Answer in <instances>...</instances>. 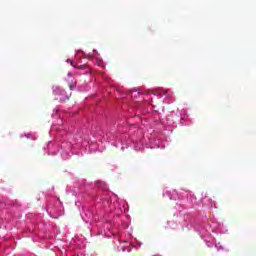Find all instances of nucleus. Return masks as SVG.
I'll return each instance as SVG.
<instances>
[{"instance_id": "nucleus-1", "label": "nucleus", "mask_w": 256, "mask_h": 256, "mask_svg": "<svg viewBox=\"0 0 256 256\" xmlns=\"http://www.w3.org/2000/svg\"><path fill=\"white\" fill-rule=\"evenodd\" d=\"M53 93L56 96V99L58 101H61L62 103H64L65 101H69V97H71V92L66 93L63 88H60L58 86H55L53 88Z\"/></svg>"}, {"instance_id": "nucleus-2", "label": "nucleus", "mask_w": 256, "mask_h": 256, "mask_svg": "<svg viewBox=\"0 0 256 256\" xmlns=\"http://www.w3.org/2000/svg\"><path fill=\"white\" fill-rule=\"evenodd\" d=\"M70 90L73 91V86L72 85H70Z\"/></svg>"}, {"instance_id": "nucleus-3", "label": "nucleus", "mask_w": 256, "mask_h": 256, "mask_svg": "<svg viewBox=\"0 0 256 256\" xmlns=\"http://www.w3.org/2000/svg\"><path fill=\"white\" fill-rule=\"evenodd\" d=\"M78 69H83V66L78 67Z\"/></svg>"}, {"instance_id": "nucleus-4", "label": "nucleus", "mask_w": 256, "mask_h": 256, "mask_svg": "<svg viewBox=\"0 0 256 256\" xmlns=\"http://www.w3.org/2000/svg\"><path fill=\"white\" fill-rule=\"evenodd\" d=\"M71 66L73 67V62H71Z\"/></svg>"}]
</instances>
